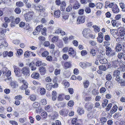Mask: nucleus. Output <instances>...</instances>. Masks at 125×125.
<instances>
[{
    "label": "nucleus",
    "mask_w": 125,
    "mask_h": 125,
    "mask_svg": "<svg viewBox=\"0 0 125 125\" xmlns=\"http://www.w3.org/2000/svg\"><path fill=\"white\" fill-rule=\"evenodd\" d=\"M74 102L73 101L70 100L68 103V105L69 106L72 107L74 105Z\"/></svg>",
    "instance_id": "48"
},
{
    "label": "nucleus",
    "mask_w": 125,
    "mask_h": 125,
    "mask_svg": "<svg viewBox=\"0 0 125 125\" xmlns=\"http://www.w3.org/2000/svg\"><path fill=\"white\" fill-rule=\"evenodd\" d=\"M14 72L15 75L18 77H20L21 76V73H20V70L18 68L16 67L14 69Z\"/></svg>",
    "instance_id": "8"
},
{
    "label": "nucleus",
    "mask_w": 125,
    "mask_h": 125,
    "mask_svg": "<svg viewBox=\"0 0 125 125\" xmlns=\"http://www.w3.org/2000/svg\"><path fill=\"white\" fill-rule=\"evenodd\" d=\"M40 93L41 94H44L46 92V90L44 88H40Z\"/></svg>",
    "instance_id": "45"
},
{
    "label": "nucleus",
    "mask_w": 125,
    "mask_h": 125,
    "mask_svg": "<svg viewBox=\"0 0 125 125\" xmlns=\"http://www.w3.org/2000/svg\"><path fill=\"white\" fill-rule=\"evenodd\" d=\"M57 93L55 91H53L52 92V99L53 101H54L56 100L57 98L56 96Z\"/></svg>",
    "instance_id": "21"
},
{
    "label": "nucleus",
    "mask_w": 125,
    "mask_h": 125,
    "mask_svg": "<svg viewBox=\"0 0 125 125\" xmlns=\"http://www.w3.org/2000/svg\"><path fill=\"white\" fill-rule=\"evenodd\" d=\"M94 29H95L97 31V32H99L100 30V27L98 26H97L96 25H94L93 26Z\"/></svg>",
    "instance_id": "64"
},
{
    "label": "nucleus",
    "mask_w": 125,
    "mask_h": 125,
    "mask_svg": "<svg viewBox=\"0 0 125 125\" xmlns=\"http://www.w3.org/2000/svg\"><path fill=\"white\" fill-rule=\"evenodd\" d=\"M118 107L116 105H114L111 110L110 111L111 114H113L116 112Z\"/></svg>",
    "instance_id": "19"
},
{
    "label": "nucleus",
    "mask_w": 125,
    "mask_h": 125,
    "mask_svg": "<svg viewBox=\"0 0 125 125\" xmlns=\"http://www.w3.org/2000/svg\"><path fill=\"white\" fill-rule=\"evenodd\" d=\"M72 65L71 62L70 61L65 62L64 64V68L67 69L70 68Z\"/></svg>",
    "instance_id": "15"
},
{
    "label": "nucleus",
    "mask_w": 125,
    "mask_h": 125,
    "mask_svg": "<svg viewBox=\"0 0 125 125\" xmlns=\"http://www.w3.org/2000/svg\"><path fill=\"white\" fill-rule=\"evenodd\" d=\"M78 112L80 114H83L84 111L83 108H78L77 110Z\"/></svg>",
    "instance_id": "42"
},
{
    "label": "nucleus",
    "mask_w": 125,
    "mask_h": 125,
    "mask_svg": "<svg viewBox=\"0 0 125 125\" xmlns=\"http://www.w3.org/2000/svg\"><path fill=\"white\" fill-rule=\"evenodd\" d=\"M106 91V89L104 87H102L100 89V92L101 93H103Z\"/></svg>",
    "instance_id": "59"
},
{
    "label": "nucleus",
    "mask_w": 125,
    "mask_h": 125,
    "mask_svg": "<svg viewBox=\"0 0 125 125\" xmlns=\"http://www.w3.org/2000/svg\"><path fill=\"white\" fill-rule=\"evenodd\" d=\"M90 54L93 56H94L96 54V50L94 49H91L90 52Z\"/></svg>",
    "instance_id": "43"
},
{
    "label": "nucleus",
    "mask_w": 125,
    "mask_h": 125,
    "mask_svg": "<svg viewBox=\"0 0 125 125\" xmlns=\"http://www.w3.org/2000/svg\"><path fill=\"white\" fill-rule=\"evenodd\" d=\"M30 54V52L28 51L25 52L24 54V56L25 57H27L29 56Z\"/></svg>",
    "instance_id": "49"
},
{
    "label": "nucleus",
    "mask_w": 125,
    "mask_h": 125,
    "mask_svg": "<svg viewBox=\"0 0 125 125\" xmlns=\"http://www.w3.org/2000/svg\"><path fill=\"white\" fill-rule=\"evenodd\" d=\"M106 51V54L107 56H109L110 53L112 51L111 48L108 46H106L105 47Z\"/></svg>",
    "instance_id": "17"
},
{
    "label": "nucleus",
    "mask_w": 125,
    "mask_h": 125,
    "mask_svg": "<svg viewBox=\"0 0 125 125\" xmlns=\"http://www.w3.org/2000/svg\"><path fill=\"white\" fill-rule=\"evenodd\" d=\"M124 55L125 54H124L123 52H120L118 54L117 57L119 59H121L123 58Z\"/></svg>",
    "instance_id": "38"
},
{
    "label": "nucleus",
    "mask_w": 125,
    "mask_h": 125,
    "mask_svg": "<svg viewBox=\"0 0 125 125\" xmlns=\"http://www.w3.org/2000/svg\"><path fill=\"white\" fill-rule=\"evenodd\" d=\"M43 27V25H41L38 26L36 27V29L33 32V33L34 35H38L39 32L40 31Z\"/></svg>",
    "instance_id": "5"
},
{
    "label": "nucleus",
    "mask_w": 125,
    "mask_h": 125,
    "mask_svg": "<svg viewBox=\"0 0 125 125\" xmlns=\"http://www.w3.org/2000/svg\"><path fill=\"white\" fill-rule=\"evenodd\" d=\"M83 84L84 88H87L89 85V83L88 80H86L84 81Z\"/></svg>",
    "instance_id": "26"
},
{
    "label": "nucleus",
    "mask_w": 125,
    "mask_h": 125,
    "mask_svg": "<svg viewBox=\"0 0 125 125\" xmlns=\"http://www.w3.org/2000/svg\"><path fill=\"white\" fill-rule=\"evenodd\" d=\"M80 6V5L79 3H76L73 5V8L74 9H78Z\"/></svg>",
    "instance_id": "35"
},
{
    "label": "nucleus",
    "mask_w": 125,
    "mask_h": 125,
    "mask_svg": "<svg viewBox=\"0 0 125 125\" xmlns=\"http://www.w3.org/2000/svg\"><path fill=\"white\" fill-rule=\"evenodd\" d=\"M101 123L102 124H104V123L107 121L106 118L104 117H102L100 119Z\"/></svg>",
    "instance_id": "36"
},
{
    "label": "nucleus",
    "mask_w": 125,
    "mask_h": 125,
    "mask_svg": "<svg viewBox=\"0 0 125 125\" xmlns=\"http://www.w3.org/2000/svg\"><path fill=\"white\" fill-rule=\"evenodd\" d=\"M11 74V72L9 71L8 72L6 73L5 75L6 76L7 78L5 79V81H6L7 80H8L9 81H11L12 80L11 78L10 77Z\"/></svg>",
    "instance_id": "13"
},
{
    "label": "nucleus",
    "mask_w": 125,
    "mask_h": 125,
    "mask_svg": "<svg viewBox=\"0 0 125 125\" xmlns=\"http://www.w3.org/2000/svg\"><path fill=\"white\" fill-rule=\"evenodd\" d=\"M106 60L104 58H103L102 59H101L99 60V62L101 63L102 64H105L106 65V66H107V65L108 64V66L107 68H109L110 67L111 65L109 63H106Z\"/></svg>",
    "instance_id": "11"
},
{
    "label": "nucleus",
    "mask_w": 125,
    "mask_h": 125,
    "mask_svg": "<svg viewBox=\"0 0 125 125\" xmlns=\"http://www.w3.org/2000/svg\"><path fill=\"white\" fill-rule=\"evenodd\" d=\"M60 11L59 10H57L54 12V16L56 18H58L60 16Z\"/></svg>",
    "instance_id": "18"
},
{
    "label": "nucleus",
    "mask_w": 125,
    "mask_h": 125,
    "mask_svg": "<svg viewBox=\"0 0 125 125\" xmlns=\"http://www.w3.org/2000/svg\"><path fill=\"white\" fill-rule=\"evenodd\" d=\"M49 54V52L47 51H44L43 52L42 54V56L43 57H46Z\"/></svg>",
    "instance_id": "40"
},
{
    "label": "nucleus",
    "mask_w": 125,
    "mask_h": 125,
    "mask_svg": "<svg viewBox=\"0 0 125 125\" xmlns=\"http://www.w3.org/2000/svg\"><path fill=\"white\" fill-rule=\"evenodd\" d=\"M9 71L8 69L6 67H4L2 69L3 75H5L6 73Z\"/></svg>",
    "instance_id": "39"
},
{
    "label": "nucleus",
    "mask_w": 125,
    "mask_h": 125,
    "mask_svg": "<svg viewBox=\"0 0 125 125\" xmlns=\"http://www.w3.org/2000/svg\"><path fill=\"white\" fill-rule=\"evenodd\" d=\"M111 75L110 74H107L105 78L106 80L108 81H110L112 79Z\"/></svg>",
    "instance_id": "29"
},
{
    "label": "nucleus",
    "mask_w": 125,
    "mask_h": 125,
    "mask_svg": "<svg viewBox=\"0 0 125 125\" xmlns=\"http://www.w3.org/2000/svg\"><path fill=\"white\" fill-rule=\"evenodd\" d=\"M8 46V43L7 42H5L4 43L3 42L1 43V44L0 45V48H2L3 46L7 47Z\"/></svg>",
    "instance_id": "55"
},
{
    "label": "nucleus",
    "mask_w": 125,
    "mask_h": 125,
    "mask_svg": "<svg viewBox=\"0 0 125 125\" xmlns=\"http://www.w3.org/2000/svg\"><path fill=\"white\" fill-rule=\"evenodd\" d=\"M95 4L92 2H90L88 4V7L90 8H94L95 7Z\"/></svg>",
    "instance_id": "58"
},
{
    "label": "nucleus",
    "mask_w": 125,
    "mask_h": 125,
    "mask_svg": "<svg viewBox=\"0 0 125 125\" xmlns=\"http://www.w3.org/2000/svg\"><path fill=\"white\" fill-rule=\"evenodd\" d=\"M14 11L16 13L19 14L20 13L21 11L19 8L17 7L15 9Z\"/></svg>",
    "instance_id": "50"
},
{
    "label": "nucleus",
    "mask_w": 125,
    "mask_h": 125,
    "mask_svg": "<svg viewBox=\"0 0 125 125\" xmlns=\"http://www.w3.org/2000/svg\"><path fill=\"white\" fill-rule=\"evenodd\" d=\"M112 10L113 12L115 13H118L120 11L118 7L116 4L114 5L112 9Z\"/></svg>",
    "instance_id": "9"
},
{
    "label": "nucleus",
    "mask_w": 125,
    "mask_h": 125,
    "mask_svg": "<svg viewBox=\"0 0 125 125\" xmlns=\"http://www.w3.org/2000/svg\"><path fill=\"white\" fill-rule=\"evenodd\" d=\"M120 113L119 112H117L115 113L113 116L114 117L115 119H117L119 116H120Z\"/></svg>",
    "instance_id": "56"
},
{
    "label": "nucleus",
    "mask_w": 125,
    "mask_h": 125,
    "mask_svg": "<svg viewBox=\"0 0 125 125\" xmlns=\"http://www.w3.org/2000/svg\"><path fill=\"white\" fill-rule=\"evenodd\" d=\"M122 49V46L120 44H118L117 45L116 49L117 51L119 52L121 51Z\"/></svg>",
    "instance_id": "27"
},
{
    "label": "nucleus",
    "mask_w": 125,
    "mask_h": 125,
    "mask_svg": "<svg viewBox=\"0 0 125 125\" xmlns=\"http://www.w3.org/2000/svg\"><path fill=\"white\" fill-rule=\"evenodd\" d=\"M42 62L40 61H38L36 63V66H39L41 65Z\"/></svg>",
    "instance_id": "63"
},
{
    "label": "nucleus",
    "mask_w": 125,
    "mask_h": 125,
    "mask_svg": "<svg viewBox=\"0 0 125 125\" xmlns=\"http://www.w3.org/2000/svg\"><path fill=\"white\" fill-rule=\"evenodd\" d=\"M91 32V30L89 29H84L83 31V36L86 38H89V35Z\"/></svg>",
    "instance_id": "2"
},
{
    "label": "nucleus",
    "mask_w": 125,
    "mask_h": 125,
    "mask_svg": "<svg viewBox=\"0 0 125 125\" xmlns=\"http://www.w3.org/2000/svg\"><path fill=\"white\" fill-rule=\"evenodd\" d=\"M33 15V12L31 10L28 12H27L26 14H25V20L27 22H29L32 18V16Z\"/></svg>",
    "instance_id": "1"
},
{
    "label": "nucleus",
    "mask_w": 125,
    "mask_h": 125,
    "mask_svg": "<svg viewBox=\"0 0 125 125\" xmlns=\"http://www.w3.org/2000/svg\"><path fill=\"white\" fill-rule=\"evenodd\" d=\"M35 8L36 10L39 11L41 12H43L44 10V7L40 5H38L37 6H35Z\"/></svg>",
    "instance_id": "12"
},
{
    "label": "nucleus",
    "mask_w": 125,
    "mask_h": 125,
    "mask_svg": "<svg viewBox=\"0 0 125 125\" xmlns=\"http://www.w3.org/2000/svg\"><path fill=\"white\" fill-rule=\"evenodd\" d=\"M108 101L106 99L103 102L102 104V106L103 107L106 106L107 104H108Z\"/></svg>",
    "instance_id": "47"
},
{
    "label": "nucleus",
    "mask_w": 125,
    "mask_h": 125,
    "mask_svg": "<svg viewBox=\"0 0 125 125\" xmlns=\"http://www.w3.org/2000/svg\"><path fill=\"white\" fill-rule=\"evenodd\" d=\"M41 115L42 116V117L44 118H45L47 116V113L46 112H44L42 113L41 114Z\"/></svg>",
    "instance_id": "61"
},
{
    "label": "nucleus",
    "mask_w": 125,
    "mask_h": 125,
    "mask_svg": "<svg viewBox=\"0 0 125 125\" xmlns=\"http://www.w3.org/2000/svg\"><path fill=\"white\" fill-rule=\"evenodd\" d=\"M65 76L67 78L69 77L71 75V73L70 72L68 71H66L64 73Z\"/></svg>",
    "instance_id": "53"
},
{
    "label": "nucleus",
    "mask_w": 125,
    "mask_h": 125,
    "mask_svg": "<svg viewBox=\"0 0 125 125\" xmlns=\"http://www.w3.org/2000/svg\"><path fill=\"white\" fill-rule=\"evenodd\" d=\"M46 29L45 27H44L41 30V33L42 34L44 35H46Z\"/></svg>",
    "instance_id": "41"
},
{
    "label": "nucleus",
    "mask_w": 125,
    "mask_h": 125,
    "mask_svg": "<svg viewBox=\"0 0 125 125\" xmlns=\"http://www.w3.org/2000/svg\"><path fill=\"white\" fill-rule=\"evenodd\" d=\"M68 110L66 109H63L60 111L59 113L61 115L64 116H67L68 114Z\"/></svg>",
    "instance_id": "10"
},
{
    "label": "nucleus",
    "mask_w": 125,
    "mask_h": 125,
    "mask_svg": "<svg viewBox=\"0 0 125 125\" xmlns=\"http://www.w3.org/2000/svg\"><path fill=\"white\" fill-rule=\"evenodd\" d=\"M92 99L91 97H85L84 99L86 102H89L91 101Z\"/></svg>",
    "instance_id": "52"
},
{
    "label": "nucleus",
    "mask_w": 125,
    "mask_h": 125,
    "mask_svg": "<svg viewBox=\"0 0 125 125\" xmlns=\"http://www.w3.org/2000/svg\"><path fill=\"white\" fill-rule=\"evenodd\" d=\"M45 68L43 67H41L40 68L39 71L42 75H44L45 74Z\"/></svg>",
    "instance_id": "25"
},
{
    "label": "nucleus",
    "mask_w": 125,
    "mask_h": 125,
    "mask_svg": "<svg viewBox=\"0 0 125 125\" xmlns=\"http://www.w3.org/2000/svg\"><path fill=\"white\" fill-rule=\"evenodd\" d=\"M22 82L23 83H24V84L22 85L21 87V90H25L28 87V86L27 85V83L25 82V83H24L25 82V80H23Z\"/></svg>",
    "instance_id": "23"
},
{
    "label": "nucleus",
    "mask_w": 125,
    "mask_h": 125,
    "mask_svg": "<svg viewBox=\"0 0 125 125\" xmlns=\"http://www.w3.org/2000/svg\"><path fill=\"white\" fill-rule=\"evenodd\" d=\"M23 3L21 1L17 2L16 3V5L17 7H21L24 5Z\"/></svg>",
    "instance_id": "34"
},
{
    "label": "nucleus",
    "mask_w": 125,
    "mask_h": 125,
    "mask_svg": "<svg viewBox=\"0 0 125 125\" xmlns=\"http://www.w3.org/2000/svg\"><path fill=\"white\" fill-rule=\"evenodd\" d=\"M31 76L34 79H37L40 77V75L38 73L35 72L32 73Z\"/></svg>",
    "instance_id": "14"
},
{
    "label": "nucleus",
    "mask_w": 125,
    "mask_h": 125,
    "mask_svg": "<svg viewBox=\"0 0 125 125\" xmlns=\"http://www.w3.org/2000/svg\"><path fill=\"white\" fill-rule=\"evenodd\" d=\"M52 87V84L51 83L48 84L46 85V89L48 90H50L51 89Z\"/></svg>",
    "instance_id": "37"
},
{
    "label": "nucleus",
    "mask_w": 125,
    "mask_h": 125,
    "mask_svg": "<svg viewBox=\"0 0 125 125\" xmlns=\"http://www.w3.org/2000/svg\"><path fill=\"white\" fill-rule=\"evenodd\" d=\"M85 10L87 13H90L91 11V9L88 7H86L85 8Z\"/></svg>",
    "instance_id": "44"
},
{
    "label": "nucleus",
    "mask_w": 125,
    "mask_h": 125,
    "mask_svg": "<svg viewBox=\"0 0 125 125\" xmlns=\"http://www.w3.org/2000/svg\"><path fill=\"white\" fill-rule=\"evenodd\" d=\"M119 62L120 61H118V60H115L112 62V64L113 67L115 68L117 67Z\"/></svg>",
    "instance_id": "16"
},
{
    "label": "nucleus",
    "mask_w": 125,
    "mask_h": 125,
    "mask_svg": "<svg viewBox=\"0 0 125 125\" xmlns=\"http://www.w3.org/2000/svg\"><path fill=\"white\" fill-rule=\"evenodd\" d=\"M120 72L118 70H117L113 72V76L114 77L115 76L119 75H120Z\"/></svg>",
    "instance_id": "33"
},
{
    "label": "nucleus",
    "mask_w": 125,
    "mask_h": 125,
    "mask_svg": "<svg viewBox=\"0 0 125 125\" xmlns=\"http://www.w3.org/2000/svg\"><path fill=\"white\" fill-rule=\"evenodd\" d=\"M40 105V104L38 102H35L32 104L33 106L35 108L39 107Z\"/></svg>",
    "instance_id": "32"
},
{
    "label": "nucleus",
    "mask_w": 125,
    "mask_h": 125,
    "mask_svg": "<svg viewBox=\"0 0 125 125\" xmlns=\"http://www.w3.org/2000/svg\"><path fill=\"white\" fill-rule=\"evenodd\" d=\"M118 36L123 37L125 35V28H124L119 27L118 30Z\"/></svg>",
    "instance_id": "3"
},
{
    "label": "nucleus",
    "mask_w": 125,
    "mask_h": 125,
    "mask_svg": "<svg viewBox=\"0 0 125 125\" xmlns=\"http://www.w3.org/2000/svg\"><path fill=\"white\" fill-rule=\"evenodd\" d=\"M104 40L106 41H108L110 40V38L109 35H105L104 37Z\"/></svg>",
    "instance_id": "51"
},
{
    "label": "nucleus",
    "mask_w": 125,
    "mask_h": 125,
    "mask_svg": "<svg viewBox=\"0 0 125 125\" xmlns=\"http://www.w3.org/2000/svg\"><path fill=\"white\" fill-rule=\"evenodd\" d=\"M87 53V51L85 50H82L81 52V54L82 56H84L86 55Z\"/></svg>",
    "instance_id": "62"
},
{
    "label": "nucleus",
    "mask_w": 125,
    "mask_h": 125,
    "mask_svg": "<svg viewBox=\"0 0 125 125\" xmlns=\"http://www.w3.org/2000/svg\"><path fill=\"white\" fill-rule=\"evenodd\" d=\"M58 36H54L52 39V41L53 42H55L57 41L58 40Z\"/></svg>",
    "instance_id": "31"
},
{
    "label": "nucleus",
    "mask_w": 125,
    "mask_h": 125,
    "mask_svg": "<svg viewBox=\"0 0 125 125\" xmlns=\"http://www.w3.org/2000/svg\"><path fill=\"white\" fill-rule=\"evenodd\" d=\"M22 73L24 75L28 76L30 75V70L29 68L27 67H23L21 70Z\"/></svg>",
    "instance_id": "4"
},
{
    "label": "nucleus",
    "mask_w": 125,
    "mask_h": 125,
    "mask_svg": "<svg viewBox=\"0 0 125 125\" xmlns=\"http://www.w3.org/2000/svg\"><path fill=\"white\" fill-rule=\"evenodd\" d=\"M30 99L32 101H34L36 99V96L33 95H32L30 96Z\"/></svg>",
    "instance_id": "54"
},
{
    "label": "nucleus",
    "mask_w": 125,
    "mask_h": 125,
    "mask_svg": "<svg viewBox=\"0 0 125 125\" xmlns=\"http://www.w3.org/2000/svg\"><path fill=\"white\" fill-rule=\"evenodd\" d=\"M94 113L93 112H90L87 114V116L88 118H91L94 117V115H93Z\"/></svg>",
    "instance_id": "30"
},
{
    "label": "nucleus",
    "mask_w": 125,
    "mask_h": 125,
    "mask_svg": "<svg viewBox=\"0 0 125 125\" xmlns=\"http://www.w3.org/2000/svg\"><path fill=\"white\" fill-rule=\"evenodd\" d=\"M120 63L118 64L120 67L122 68L125 67V65H124V62L121 61V60L120 61Z\"/></svg>",
    "instance_id": "46"
},
{
    "label": "nucleus",
    "mask_w": 125,
    "mask_h": 125,
    "mask_svg": "<svg viewBox=\"0 0 125 125\" xmlns=\"http://www.w3.org/2000/svg\"><path fill=\"white\" fill-rule=\"evenodd\" d=\"M110 32L111 34L115 38H117L116 36L118 35V32H115L114 30H110Z\"/></svg>",
    "instance_id": "20"
},
{
    "label": "nucleus",
    "mask_w": 125,
    "mask_h": 125,
    "mask_svg": "<svg viewBox=\"0 0 125 125\" xmlns=\"http://www.w3.org/2000/svg\"><path fill=\"white\" fill-rule=\"evenodd\" d=\"M84 107L87 111H90L93 108V104L89 103H86L85 104Z\"/></svg>",
    "instance_id": "6"
},
{
    "label": "nucleus",
    "mask_w": 125,
    "mask_h": 125,
    "mask_svg": "<svg viewBox=\"0 0 125 125\" xmlns=\"http://www.w3.org/2000/svg\"><path fill=\"white\" fill-rule=\"evenodd\" d=\"M66 4L64 1H62L60 6V10L61 11H63L65 9Z\"/></svg>",
    "instance_id": "22"
},
{
    "label": "nucleus",
    "mask_w": 125,
    "mask_h": 125,
    "mask_svg": "<svg viewBox=\"0 0 125 125\" xmlns=\"http://www.w3.org/2000/svg\"><path fill=\"white\" fill-rule=\"evenodd\" d=\"M106 65L105 64L104 65H103L99 66V68L100 70L103 71H104L106 70V68L105 66Z\"/></svg>",
    "instance_id": "28"
},
{
    "label": "nucleus",
    "mask_w": 125,
    "mask_h": 125,
    "mask_svg": "<svg viewBox=\"0 0 125 125\" xmlns=\"http://www.w3.org/2000/svg\"><path fill=\"white\" fill-rule=\"evenodd\" d=\"M112 104H109L106 106V109L107 111H109L111 107H112Z\"/></svg>",
    "instance_id": "60"
},
{
    "label": "nucleus",
    "mask_w": 125,
    "mask_h": 125,
    "mask_svg": "<svg viewBox=\"0 0 125 125\" xmlns=\"http://www.w3.org/2000/svg\"><path fill=\"white\" fill-rule=\"evenodd\" d=\"M11 87L13 88H15L18 86V85L16 82L13 81L11 82L10 84Z\"/></svg>",
    "instance_id": "24"
},
{
    "label": "nucleus",
    "mask_w": 125,
    "mask_h": 125,
    "mask_svg": "<svg viewBox=\"0 0 125 125\" xmlns=\"http://www.w3.org/2000/svg\"><path fill=\"white\" fill-rule=\"evenodd\" d=\"M85 21V17L84 16H79L78 18L77 23V24H82Z\"/></svg>",
    "instance_id": "7"
},
{
    "label": "nucleus",
    "mask_w": 125,
    "mask_h": 125,
    "mask_svg": "<svg viewBox=\"0 0 125 125\" xmlns=\"http://www.w3.org/2000/svg\"><path fill=\"white\" fill-rule=\"evenodd\" d=\"M92 93V94L94 95L97 94L99 93L98 90L95 89H94L93 90Z\"/></svg>",
    "instance_id": "57"
}]
</instances>
